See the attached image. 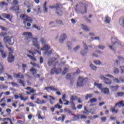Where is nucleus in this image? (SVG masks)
I'll list each match as a JSON object with an SVG mask.
<instances>
[{"label": "nucleus", "mask_w": 124, "mask_h": 124, "mask_svg": "<svg viewBox=\"0 0 124 124\" xmlns=\"http://www.w3.org/2000/svg\"><path fill=\"white\" fill-rule=\"evenodd\" d=\"M20 17L22 18L23 20V24L24 25H26V22H30V23H32L33 22V20H34V18L32 16H29L26 15H21L20 16Z\"/></svg>", "instance_id": "obj_1"}, {"label": "nucleus", "mask_w": 124, "mask_h": 124, "mask_svg": "<svg viewBox=\"0 0 124 124\" xmlns=\"http://www.w3.org/2000/svg\"><path fill=\"white\" fill-rule=\"evenodd\" d=\"M26 39L27 40H29V39H31V40H32V44L33 45V46H35V47H36L37 49H38V50H39V49H40V44H39V43H38V38L35 37V38H30L28 37L27 38H26Z\"/></svg>", "instance_id": "obj_2"}, {"label": "nucleus", "mask_w": 124, "mask_h": 124, "mask_svg": "<svg viewBox=\"0 0 124 124\" xmlns=\"http://www.w3.org/2000/svg\"><path fill=\"white\" fill-rule=\"evenodd\" d=\"M3 40L5 43H8L10 45H13V44H14V38H13V36H5L3 38Z\"/></svg>", "instance_id": "obj_3"}, {"label": "nucleus", "mask_w": 124, "mask_h": 124, "mask_svg": "<svg viewBox=\"0 0 124 124\" xmlns=\"http://www.w3.org/2000/svg\"><path fill=\"white\" fill-rule=\"evenodd\" d=\"M111 43L112 46H111L110 44H108L107 46L111 51H115V47H114V45H115L116 43H118V39L116 37H111Z\"/></svg>", "instance_id": "obj_4"}, {"label": "nucleus", "mask_w": 124, "mask_h": 124, "mask_svg": "<svg viewBox=\"0 0 124 124\" xmlns=\"http://www.w3.org/2000/svg\"><path fill=\"white\" fill-rule=\"evenodd\" d=\"M99 78L101 80H102L104 83L106 85H111L112 84V80L110 79L105 77V76L103 75H101L99 76Z\"/></svg>", "instance_id": "obj_5"}, {"label": "nucleus", "mask_w": 124, "mask_h": 124, "mask_svg": "<svg viewBox=\"0 0 124 124\" xmlns=\"http://www.w3.org/2000/svg\"><path fill=\"white\" fill-rule=\"evenodd\" d=\"M30 72L31 73V75H32L35 78H39L40 77V75H35L36 73H37V69L35 68L31 67L30 69Z\"/></svg>", "instance_id": "obj_6"}, {"label": "nucleus", "mask_w": 124, "mask_h": 124, "mask_svg": "<svg viewBox=\"0 0 124 124\" xmlns=\"http://www.w3.org/2000/svg\"><path fill=\"white\" fill-rule=\"evenodd\" d=\"M87 81H88V78H84L79 77L77 83L78 87H82V86H83V83H84V82H87Z\"/></svg>", "instance_id": "obj_7"}, {"label": "nucleus", "mask_w": 124, "mask_h": 124, "mask_svg": "<svg viewBox=\"0 0 124 124\" xmlns=\"http://www.w3.org/2000/svg\"><path fill=\"white\" fill-rule=\"evenodd\" d=\"M66 38H67V36L65 33L62 34L59 38V42L62 44Z\"/></svg>", "instance_id": "obj_8"}, {"label": "nucleus", "mask_w": 124, "mask_h": 124, "mask_svg": "<svg viewBox=\"0 0 124 124\" xmlns=\"http://www.w3.org/2000/svg\"><path fill=\"white\" fill-rule=\"evenodd\" d=\"M51 47L49 45H45L42 48H41V51H45V52L44 54L46 55L47 54V53H48V50L50 49Z\"/></svg>", "instance_id": "obj_9"}, {"label": "nucleus", "mask_w": 124, "mask_h": 124, "mask_svg": "<svg viewBox=\"0 0 124 124\" xmlns=\"http://www.w3.org/2000/svg\"><path fill=\"white\" fill-rule=\"evenodd\" d=\"M56 62H57V59L51 58L48 61V65H49V66L51 65H55Z\"/></svg>", "instance_id": "obj_10"}, {"label": "nucleus", "mask_w": 124, "mask_h": 124, "mask_svg": "<svg viewBox=\"0 0 124 124\" xmlns=\"http://www.w3.org/2000/svg\"><path fill=\"white\" fill-rule=\"evenodd\" d=\"M101 93H103V94H109L110 93V91H109V88H103L101 90Z\"/></svg>", "instance_id": "obj_11"}, {"label": "nucleus", "mask_w": 124, "mask_h": 124, "mask_svg": "<svg viewBox=\"0 0 124 124\" xmlns=\"http://www.w3.org/2000/svg\"><path fill=\"white\" fill-rule=\"evenodd\" d=\"M62 72V69L59 68L57 69L56 68H53L51 71V74H54V73H56V74H59V73H61Z\"/></svg>", "instance_id": "obj_12"}, {"label": "nucleus", "mask_w": 124, "mask_h": 124, "mask_svg": "<svg viewBox=\"0 0 124 124\" xmlns=\"http://www.w3.org/2000/svg\"><path fill=\"white\" fill-rule=\"evenodd\" d=\"M27 52H28L29 53V54H31V55H32L33 56V57H34V56L35 55V54H36V53H39V55H41V52H39L38 50H35L34 51H32V50H28Z\"/></svg>", "instance_id": "obj_13"}, {"label": "nucleus", "mask_w": 124, "mask_h": 124, "mask_svg": "<svg viewBox=\"0 0 124 124\" xmlns=\"http://www.w3.org/2000/svg\"><path fill=\"white\" fill-rule=\"evenodd\" d=\"M14 77L15 78H21V79H24V75H23L21 73H19L18 74H14Z\"/></svg>", "instance_id": "obj_14"}, {"label": "nucleus", "mask_w": 124, "mask_h": 124, "mask_svg": "<svg viewBox=\"0 0 124 124\" xmlns=\"http://www.w3.org/2000/svg\"><path fill=\"white\" fill-rule=\"evenodd\" d=\"M109 88L112 92H117L119 89V85L111 86Z\"/></svg>", "instance_id": "obj_15"}, {"label": "nucleus", "mask_w": 124, "mask_h": 124, "mask_svg": "<svg viewBox=\"0 0 124 124\" xmlns=\"http://www.w3.org/2000/svg\"><path fill=\"white\" fill-rule=\"evenodd\" d=\"M33 11L36 12L38 14H39L41 12V10L40 6H37L35 8L33 9Z\"/></svg>", "instance_id": "obj_16"}, {"label": "nucleus", "mask_w": 124, "mask_h": 124, "mask_svg": "<svg viewBox=\"0 0 124 124\" xmlns=\"http://www.w3.org/2000/svg\"><path fill=\"white\" fill-rule=\"evenodd\" d=\"M8 61L9 62H14V56L10 54L8 58Z\"/></svg>", "instance_id": "obj_17"}, {"label": "nucleus", "mask_w": 124, "mask_h": 124, "mask_svg": "<svg viewBox=\"0 0 124 124\" xmlns=\"http://www.w3.org/2000/svg\"><path fill=\"white\" fill-rule=\"evenodd\" d=\"M60 6L59 7H56V14L59 16H62V12L60 10Z\"/></svg>", "instance_id": "obj_18"}, {"label": "nucleus", "mask_w": 124, "mask_h": 124, "mask_svg": "<svg viewBox=\"0 0 124 124\" xmlns=\"http://www.w3.org/2000/svg\"><path fill=\"white\" fill-rule=\"evenodd\" d=\"M118 106L119 108H121V107H124V101H121L120 102H119L117 104H116L115 106Z\"/></svg>", "instance_id": "obj_19"}, {"label": "nucleus", "mask_w": 124, "mask_h": 124, "mask_svg": "<svg viewBox=\"0 0 124 124\" xmlns=\"http://www.w3.org/2000/svg\"><path fill=\"white\" fill-rule=\"evenodd\" d=\"M119 25L124 28V16L121 17L119 20Z\"/></svg>", "instance_id": "obj_20"}, {"label": "nucleus", "mask_w": 124, "mask_h": 124, "mask_svg": "<svg viewBox=\"0 0 124 124\" xmlns=\"http://www.w3.org/2000/svg\"><path fill=\"white\" fill-rule=\"evenodd\" d=\"M94 86H95V87H96L97 88H98V89L101 91V89H102V84L94 82Z\"/></svg>", "instance_id": "obj_21"}, {"label": "nucleus", "mask_w": 124, "mask_h": 124, "mask_svg": "<svg viewBox=\"0 0 124 124\" xmlns=\"http://www.w3.org/2000/svg\"><path fill=\"white\" fill-rule=\"evenodd\" d=\"M68 71H69V66H67L66 67H65L63 71V72H62V75H65V74L67 72H68Z\"/></svg>", "instance_id": "obj_22"}, {"label": "nucleus", "mask_w": 124, "mask_h": 124, "mask_svg": "<svg viewBox=\"0 0 124 124\" xmlns=\"http://www.w3.org/2000/svg\"><path fill=\"white\" fill-rule=\"evenodd\" d=\"M110 21H111V18H110L109 16H106L105 17V19H104V22L106 23L107 24L109 23V22H110Z\"/></svg>", "instance_id": "obj_23"}, {"label": "nucleus", "mask_w": 124, "mask_h": 124, "mask_svg": "<svg viewBox=\"0 0 124 124\" xmlns=\"http://www.w3.org/2000/svg\"><path fill=\"white\" fill-rule=\"evenodd\" d=\"M22 35L24 36H32V34L31 32H24L22 33Z\"/></svg>", "instance_id": "obj_24"}, {"label": "nucleus", "mask_w": 124, "mask_h": 124, "mask_svg": "<svg viewBox=\"0 0 124 124\" xmlns=\"http://www.w3.org/2000/svg\"><path fill=\"white\" fill-rule=\"evenodd\" d=\"M90 67L91 68V69H92V70H96L97 67H96V66H94V65H93V63H91L90 65Z\"/></svg>", "instance_id": "obj_25"}, {"label": "nucleus", "mask_w": 124, "mask_h": 124, "mask_svg": "<svg viewBox=\"0 0 124 124\" xmlns=\"http://www.w3.org/2000/svg\"><path fill=\"white\" fill-rule=\"evenodd\" d=\"M40 41L41 42L42 44H45L47 43V40L45 39V38L41 37L40 38Z\"/></svg>", "instance_id": "obj_26"}, {"label": "nucleus", "mask_w": 124, "mask_h": 124, "mask_svg": "<svg viewBox=\"0 0 124 124\" xmlns=\"http://www.w3.org/2000/svg\"><path fill=\"white\" fill-rule=\"evenodd\" d=\"M67 46L68 47V50H71L72 48V43L70 42H67Z\"/></svg>", "instance_id": "obj_27"}, {"label": "nucleus", "mask_w": 124, "mask_h": 124, "mask_svg": "<svg viewBox=\"0 0 124 124\" xmlns=\"http://www.w3.org/2000/svg\"><path fill=\"white\" fill-rule=\"evenodd\" d=\"M5 98H2L0 101V103H1V102H2V101H3V103L2 104H0V106H2V107H4V106H5Z\"/></svg>", "instance_id": "obj_28"}, {"label": "nucleus", "mask_w": 124, "mask_h": 124, "mask_svg": "<svg viewBox=\"0 0 124 124\" xmlns=\"http://www.w3.org/2000/svg\"><path fill=\"white\" fill-rule=\"evenodd\" d=\"M82 50L81 52H80V54L81 55H82V56H86V55H87V54H88V51H89V50Z\"/></svg>", "instance_id": "obj_29"}, {"label": "nucleus", "mask_w": 124, "mask_h": 124, "mask_svg": "<svg viewBox=\"0 0 124 124\" xmlns=\"http://www.w3.org/2000/svg\"><path fill=\"white\" fill-rule=\"evenodd\" d=\"M0 52L2 56V58H3V59H5V58H6V53H5L1 50H0Z\"/></svg>", "instance_id": "obj_30"}, {"label": "nucleus", "mask_w": 124, "mask_h": 124, "mask_svg": "<svg viewBox=\"0 0 124 124\" xmlns=\"http://www.w3.org/2000/svg\"><path fill=\"white\" fill-rule=\"evenodd\" d=\"M46 4H47L46 2H45L43 7L44 11L45 12V13H47V12H48V8H47V7H46Z\"/></svg>", "instance_id": "obj_31"}, {"label": "nucleus", "mask_w": 124, "mask_h": 124, "mask_svg": "<svg viewBox=\"0 0 124 124\" xmlns=\"http://www.w3.org/2000/svg\"><path fill=\"white\" fill-rule=\"evenodd\" d=\"M93 95V94H87L85 96V100H88L89 98H92V97Z\"/></svg>", "instance_id": "obj_32"}, {"label": "nucleus", "mask_w": 124, "mask_h": 124, "mask_svg": "<svg viewBox=\"0 0 124 124\" xmlns=\"http://www.w3.org/2000/svg\"><path fill=\"white\" fill-rule=\"evenodd\" d=\"M78 98L77 96L72 95L70 97V100L71 101H74L75 100H76Z\"/></svg>", "instance_id": "obj_33"}, {"label": "nucleus", "mask_w": 124, "mask_h": 124, "mask_svg": "<svg viewBox=\"0 0 124 124\" xmlns=\"http://www.w3.org/2000/svg\"><path fill=\"white\" fill-rule=\"evenodd\" d=\"M81 27H82V28L83 30V31H89V28H88V27H87L86 26H85L83 24L81 25Z\"/></svg>", "instance_id": "obj_34"}, {"label": "nucleus", "mask_w": 124, "mask_h": 124, "mask_svg": "<svg viewBox=\"0 0 124 124\" xmlns=\"http://www.w3.org/2000/svg\"><path fill=\"white\" fill-rule=\"evenodd\" d=\"M97 101V100H96V98H92L91 99L90 101L88 102V103H93L94 102H96Z\"/></svg>", "instance_id": "obj_35"}, {"label": "nucleus", "mask_w": 124, "mask_h": 124, "mask_svg": "<svg viewBox=\"0 0 124 124\" xmlns=\"http://www.w3.org/2000/svg\"><path fill=\"white\" fill-rule=\"evenodd\" d=\"M113 82L114 83H116L117 84H121V81H120V79L118 78H114L113 79Z\"/></svg>", "instance_id": "obj_36"}, {"label": "nucleus", "mask_w": 124, "mask_h": 124, "mask_svg": "<svg viewBox=\"0 0 124 124\" xmlns=\"http://www.w3.org/2000/svg\"><path fill=\"white\" fill-rule=\"evenodd\" d=\"M49 97H50V99H49L50 104H54V102H53L52 100H55L56 98L51 95H49Z\"/></svg>", "instance_id": "obj_37"}, {"label": "nucleus", "mask_w": 124, "mask_h": 124, "mask_svg": "<svg viewBox=\"0 0 124 124\" xmlns=\"http://www.w3.org/2000/svg\"><path fill=\"white\" fill-rule=\"evenodd\" d=\"M110 111L112 112V113H118L119 110L115 109V108L114 107H111L110 108Z\"/></svg>", "instance_id": "obj_38"}, {"label": "nucleus", "mask_w": 124, "mask_h": 124, "mask_svg": "<svg viewBox=\"0 0 124 124\" xmlns=\"http://www.w3.org/2000/svg\"><path fill=\"white\" fill-rule=\"evenodd\" d=\"M98 48L100 50H104V49H105L106 47L102 45H99V46H98Z\"/></svg>", "instance_id": "obj_39"}, {"label": "nucleus", "mask_w": 124, "mask_h": 124, "mask_svg": "<svg viewBox=\"0 0 124 124\" xmlns=\"http://www.w3.org/2000/svg\"><path fill=\"white\" fill-rule=\"evenodd\" d=\"M78 120H80V115H77L74 117L73 119V121H78Z\"/></svg>", "instance_id": "obj_40"}, {"label": "nucleus", "mask_w": 124, "mask_h": 124, "mask_svg": "<svg viewBox=\"0 0 124 124\" xmlns=\"http://www.w3.org/2000/svg\"><path fill=\"white\" fill-rule=\"evenodd\" d=\"M8 5V4L6 2L2 1L0 2V6H5Z\"/></svg>", "instance_id": "obj_41"}, {"label": "nucleus", "mask_w": 124, "mask_h": 124, "mask_svg": "<svg viewBox=\"0 0 124 124\" xmlns=\"http://www.w3.org/2000/svg\"><path fill=\"white\" fill-rule=\"evenodd\" d=\"M10 84H11L13 87H19V85H18L17 83L15 82H10Z\"/></svg>", "instance_id": "obj_42"}, {"label": "nucleus", "mask_w": 124, "mask_h": 124, "mask_svg": "<svg viewBox=\"0 0 124 124\" xmlns=\"http://www.w3.org/2000/svg\"><path fill=\"white\" fill-rule=\"evenodd\" d=\"M64 112L68 113V114H69L70 115L71 114H72V112L71 111V110H69V109L68 108H65L64 109Z\"/></svg>", "instance_id": "obj_43"}, {"label": "nucleus", "mask_w": 124, "mask_h": 124, "mask_svg": "<svg viewBox=\"0 0 124 124\" xmlns=\"http://www.w3.org/2000/svg\"><path fill=\"white\" fill-rule=\"evenodd\" d=\"M11 10H15V11H16V10H19V7L18 6H14L11 8Z\"/></svg>", "instance_id": "obj_44"}, {"label": "nucleus", "mask_w": 124, "mask_h": 124, "mask_svg": "<svg viewBox=\"0 0 124 124\" xmlns=\"http://www.w3.org/2000/svg\"><path fill=\"white\" fill-rule=\"evenodd\" d=\"M93 63L96 64V65H100L101 64V62H100L99 61H94Z\"/></svg>", "instance_id": "obj_45"}, {"label": "nucleus", "mask_w": 124, "mask_h": 124, "mask_svg": "<svg viewBox=\"0 0 124 124\" xmlns=\"http://www.w3.org/2000/svg\"><path fill=\"white\" fill-rule=\"evenodd\" d=\"M84 111H83L84 114H89V113H90V111H89V110H88V109H87V107L85 106L84 107Z\"/></svg>", "instance_id": "obj_46"}, {"label": "nucleus", "mask_w": 124, "mask_h": 124, "mask_svg": "<svg viewBox=\"0 0 124 124\" xmlns=\"http://www.w3.org/2000/svg\"><path fill=\"white\" fill-rule=\"evenodd\" d=\"M80 48H81V46H77L75 48H74L73 50L74 52H77V51H78V50H79Z\"/></svg>", "instance_id": "obj_47"}, {"label": "nucleus", "mask_w": 124, "mask_h": 124, "mask_svg": "<svg viewBox=\"0 0 124 124\" xmlns=\"http://www.w3.org/2000/svg\"><path fill=\"white\" fill-rule=\"evenodd\" d=\"M5 121H9L10 124H13V123H12V120L9 118H4L3 120V122H4Z\"/></svg>", "instance_id": "obj_48"}, {"label": "nucleus", "mask_w": 124, "mask_h": 124, "mask_svg": "<svg viewBox=\"0 0 124 124\" xmlns=\"http://www.w3.org/2000/svg\"><path fill=\"white\" fill-rule=\"evenodd\" d=\"M30 63L31 64V65H32V66H34V67H38V68L40 67L39 65H38V64L36 63H32V62H31Z\"/></svg>", "instance_id": "obj_49"}, {"label": "nucleus", "mask_w": 124, "mask_h": 124, "mask_svg": "<svg viewBox=\"0 0 124 124\" xmlns=\"http://www.w3.org/2000/svg\"><path fill=\"white\" fill-rule=\"evenodd\" d=\"M56 23H57L58 25H63L62 21L60 19L56 20Z\"/></svg>", "instance_id": "obj_50"}, {"label": "nucleus", "mask_w": 124, "mask_h": 124, "mask_svg": "<svg viewBox=\"0 0 124 124\" xmlns=\"http://www.w3.org/2000/svg\"><path fill=\"white\" fill-rule=\"evenodd\" d=\"M66 78L68 79V80H70V79L72 78V75H71V74H67L66 76Z\"/></svg>", "instance_id": "obj_51"}, {"label": "nucleus", "mask_w": 124, "mask_h": 124, "mask_svg": "<svg viewBox=\"0 0 124 124\" xmlns=\"http://www.w3.org/2000/svg\"><path fill=\"white\" fill-rule=\"evenodd\" d=\"M4 16L6 18H7L8 19H9V21L11 22V18H12V16H11L10 15H7V14H4Z\"/></svg>", "instance_id": "obj_52"}, {"label": "nucleus", "mask_w": 124, "mask_h": 124, "mask_svg": "<svg viewBox=\"0 0 124 124\" xmlns=\"http://www.w3.org/2000/svg\"><path fill=\"white\" fill-rule=\"evenodd\" d=\"M121 74L124 73V65L120 67Z\"/></svg>", "instance_id": "obj_53"}, {"label": "nucleus", "mask_w": 124, "mask_h": 124, "mask_svg": "<svg viewBox=\"0 0 124 124\" xmlns=\"http://www.w3.org/2000/svg\"><path fill=\"white\" fill-rule=\"evenodd\" d=\"M0 28L3 31H8V29H7V28H5V27H4L3 26H0Z\"/></svg>", "instance_id": "obj_54"}, {"label": "nucleus", "mask_w": 124, "mask_h": 124, "mask_svg": "<svg viewBox=\"0 0 124 124\" xmlns=\"http://www.w3.org/2000/svg\"><path fill=\"white\" fill-rule=\"evenodd\" d=\"M3 72V66L0 64V74H1Z\"/></svg>", "instance_id": "obj_55"}, {"label": "nucleus", "mask_w": 124, "mask_h": 124, "mask_svg": "<svg viewBox=\"0 0 124 124\" xmlns=\"http://www.w3.org/2000/svg\"><path fill=\"white\" fill-rule=\"evenodd\" d=\"M7 88H8V86H6L5 85H0V89H1V90H3V89H6Z\"/></svg>", "instance_id": "obj_56"}, {"label": "nucleus", "mask_w": 124, "mask_h": 124, "mask_svg": "<svg viewBox=\"0 0 124 124\" xmlns=\"http://www.w3.org/2000/svg\"><path fill=\"white\" fill-rule=\"evenodd\" d=\"M113 72L115 74H117L119 73L120 72V71H119V69L118 68H114V70H113Z\"/></svg>", "instance_id": "obj_57"}, {"label": "nucleus", "mask_w": 124, "mask_h": 124, "mask_svg": "<svg viewBox=\"0 0 124 124\" xmlns=\"http://www.w3.org/2000/svg\"><path fill=\"white\" fill-rule=\"evenodd\" d=\"M118 96H123L124 95V92H118L117 93Z\"/></svg>", "instance_id": "obj_58"}, {"label": "nucleus", "mask_w": 124, "mask_h": 124, "mask_svg": "<svg viewBox=\"0 0 124 124\" xmlns=\"http://www.w3.org/2000/svg\"><path fill=\"white\" fill-rule=\"evenodd\" d=\"M71 103L72 109L73 110H76V108H75V104L73 102H72Z\"/></svg>", "instance_id": "obj_59"}, {"label": "nucleus", "mask_w": 124, "mask_h": 124, "mask_svg": "<svg viewBox=\"0 0 124 124\" xmlns=\"http://www.w3.org/2000/svg\"><path fill=\"white\" fill-rule=\"evenodd\" d=\"M55 108H58V109H62V106H60V104H57L54 106Z\"/></svg>", "instance_id": "obj_60"}, {"label": "nucleus", "mask_w": 124, "mask_h": 124, "mask_svg": "<svg viewBox=\"0 0 124 124\" xmlns=\"http://www.w3.org/2000/svg\"><path fill=\"white\" fill-rule=\"evenodd\" d=\"M41 113H40V112L38 113V119H39L40 120H44V118L41 117Z\"/></svg>", "instance_id": "obj_61"}, {"label": "nucleus", "mask_w": 124, "mask_h": 124, "mask_svg": "<svg viewBox=\"0 0 124 124\" xmlns=\"http://www.w3.org/2000/svg\"><path fill=\"white\" fill-rule=\"evenodd\" d=\"M18 83L19 84H21L23 87H25V84L24 83V81L22 80V79H18Z\"/></svg>", "instance_id": "obj_62"}, {"label": "nucleus", "mask_w": 124, "mask_h": 124, "mask_svg": "<svg viewBox=\"0 0 124 124\" xmlns=\"http://www.w3.org/2000/svg\"><path fill=\"white\" fill-rule=\"evenodd\" d=\"M5 35H7V33L1 32L0 33V36L2 37L3 36H5Z\"/></svg>", "instance_id": "obj_63"}, {"label": "nucleus", "mask_w": 124, "mask_h": 124, "mask_svg": "<svg viewBox=\"0 0 124 124\" xmlns=\"http://www.w3.org/2000/svg\"><path fill=\"white\" fill-rule=\"evenodd\" d=\"M26 104L31 107H34V105L32 103H27Z\"/></svg>", "instance_id": "obj_64"}]
</instances>
